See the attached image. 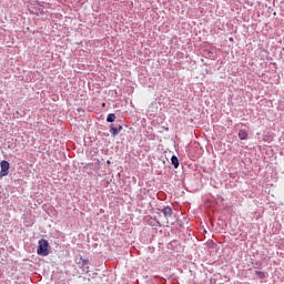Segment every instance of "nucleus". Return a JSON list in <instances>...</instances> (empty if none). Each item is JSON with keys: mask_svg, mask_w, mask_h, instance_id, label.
<instances>
[{"mask_svg": "<svg viewBox=\"0 0 284 284\" xmlns=\"http://www.w3.org/2000/svg\"><path fill=\"white\" fill-rule=\"evenodd\" d=\"M48 247H50V243H48V240L41 239L38 242V250H37L39 256H48V254H50V251L48 250Z\"/></svg>", "mask_w": 284, "mask_h": 284, "instance_id": "obj_1", "label": "nucleus"}, {"mask_svg": "<svg viewBox=\"0 0 284 284\" xmlns=\"http://www.w3.org/2000/svg\"><path fill=\"white\" fill-rule=\"evenodd\" d=\"M0 179H3V176H8L10 174V162L9 161H1L0 162Z\"/></svg>", "mask_w": 284, "mask_h": 284, "instance_id": "obj_2", "label": "nucleus"}, {"mask_svg": "<svg viewBox=\"0 0 284 284\" xmlns=\"http://www.w3.org/2000/svg\"><path fill=\"white\" fill-rule=\"evenodd\" d=\"M80 270H82V274H88V272H90V261L82 260V265L80 266Z\"/></svg>", "mask_w": 284, "mask_h": 284, "instance_id": "obj_3", "label": "nucleus"}, {"mask_svg": "<svg viewBox=\"0 0 284 284\" xmlns=\"http://www.w3.org/2000/svg\"><path fill=\"white\" fill-rule=\"evenodd\" d=\"M121 130H123L122 125H119V128L111 125L110 126V132L112 134V136H118L119 132H121Z\"/></svg>", "mask_w": 284, "mask_h": 284, "instance_id": "obj_4", "label": "nucleus"}, {"mask_svg": "<svg viewBox=\"0 0 284 284\" xmlns=\"http://www.w3.org/2000/svg\"><path fill=\"white\" fill-rule=\"evenodd\" d=\"M239 139L240 141H247V131L245 129L240 130Z\"/></svg>", "mask_w": 284, "mask_h": 284, "instance_id": "obj_5", "label": "nucleus"}, {"mask_svg": "<svg viewBox=\"0 0 284 284\" xmlns=\"http://www.w3.org/2000/svg\"><path fill=\"white\" fill-rule=\"evenodd\" d=\"M162 213L164 214L165 219H171V216H172V207L165 206L162 210Z\"/></svg>", "mask_w": 284, "mask_h": 284, "instance_id": "obj_6", "label": "nucleus"}, {"mask_svg": "<svg viewBox=\"0 0 284 284\" xmlns=\"http://www.w3.org/2000/svg\"><path fill=\"white\" fill-rule=\"evenodd\" d=\"M171 163H172V165L174 166L175 170L179 169V158H176V155H172Z\"/></svg>", "mask_w": 284, "mask_h": 284, "instance_id": "obj_7", "label": "nucleus"}, {"mask_svg": "<svg viewBox=\"0 0 284 284\" xmlns=\"http://www.w3.org/2000/svg\"><path fill=\"white\" fill-rule=\"evenodd\" d=\"M115 120H116V115L114 113L108 114V116H106L108 123H114Z\"/></svg>", "mask_w": 284, "mask_h": 284, "instance_id": "obj_8", "label": "nucleus"}, {"mask_svg": "<svg viewBox=\"0 0 284 284\" xmlns=\"http://www.w3.org/2000/svg\"><path fill=\"white\" fill-rule=\"evenodd\" d=\"M83 261L84 260L82 256H80V258H75V263L79 265V267L82 265Z\"/></svg>", "mask_w": 284, "mask_h": 284, "instance_id": "obj_9", "label": "nucleus"}, {"mask_svg": "<svg viewBox=\"0 0 284 284\" xmlns=\"http://www.w3.org/2000/svg\"><path fill=\"white\" fill-rule=\"evenodd\" d=\"M63 284H65V283H63Z\"/></svg>", "mask_w": 284, "mask_h": 284, "instance_id": "obj_10", "label": "nucleus"}]
</instances>
